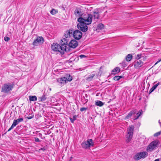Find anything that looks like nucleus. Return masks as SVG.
Segmentation results:
<instances>
[{
  "label": "nucleus",
  "mask_w": 161,
  "mask_h": 161,
  "mask_svg": "<svg viewBox=\"0 0 161 161\" xmlns=\"http://www.w3.org/2000/svg\"><path fill=\"white\" fill-rule=\"evenodd\" d=\"M92 17L93 16L92 15L90 14H86L79 18L77 19V21L83 22L86 24L89 25L92 23Z\"/></svg>",
  "instance_id": "f257e3e1"
},
{
  "label": "nucleus",
  "mask_w": 161,
  "mask_h": 161,
  "mask_svg": "<svg viewBox=\"0 0 161 161\" xmlns=\"http://www.w3.org/2000/svg\"><path fill=\"white\" fill-rule=\"evenodd\" d=\"M159 143V142L157 140L152 141L147 146L146 148V151L147 152H152L158 147Z\"/></svg>",
  "instance_id": "f03ea898"
},
{
  "label": "nucleus",
  "mask_w": 161,
  "mask_h": 161,
  "mask_svg": "<svg viewBox=\"0 0 161 161\" xmlns=\"http://www.w3.org/2000/svg\"><path fill=\"white\" fill-rule=\"evenodd\" d=\"M134 126L133 125H130L127 129V134L126 136V140L127 143H128L131 140L133 134Z\"/></svg>",
  "instance_id": "7ed1b4c3"
},
{
  "label": "nucleus",
  "mask_w": 161,
  "mask_h": 161,
  "mask_svg": "<svg viewBox=\"0 0 161 161\" xmlns=\"http://www.w3.org/2000/svg\"><path fill=\"white\" fill-rule=\"evenodd\" d=\"M14 86V85L13 83L11 84L10 83H8L4 84L2 87L1 92L5 93H7L11 91Z\"/></svg>",
  "instance_id": "20e7f679"
},
{
  "label": "nucleus",
  "mask_w": 161,
  "mask_h": 161,
  "mask_svg": "<svg viewBox=\"0 0 161 161\" xmlns=\"http://www.w3.org/2000/svg\"><path fill=\"white\" fill-rule=\"evenodd\" d=\"M61 45L58 44V43H53L51 45L52 49L54 51L56 52H59L61 54H63L64 53L65 51L63 50V52L62 51L63 49Z\"/></svg>",
  "instance_id": "39448f33"
},
{
  "label": "nucleus",
  "mask_w": 161,
  "mask_h": 161,
  "mask_svg": "<svg viewBox=\"0 0 161 161\" xmlns=\"http://www.w3.org/2000/svg\"><path fill=\"white\" fill-rule=\"evenodd\" d=\"M81 145L83 148L86 149L93 146L94 142L92 139H89L82 142Z\"/></svg>",
  "instance_id": "423d86ee"
},
{
  "label": "nucleus",
  "mask_w": 161,
  "mask_h": 161,
  "mask_svg": "<svg viewBox=\"0 0 161 161\" xmlns=\"http://www.w3.org/2000/svg\"><path fill=\"white\" fill-rule=\"evenodd\" d=\"M79 23L77 25V26L78 29L83 32H86L88 30V27L87 25L88 24H86L84 22H82L81 21H78Z\"/></svg>",
  "instance_id": "0eeeda50"
},
{
  "label": "nucleus",
  "mask_w": 161,
  "mask_h": 161,
  "mask_svg": "<svg viewBox=\"0 0 161 161\" xmlns=\"http://www.w3.org/2000/svg\"><path fill=\"white\" fill-rule=\"evenodd\" d=\"M148 153L145 151L142 152L137 153L134 157V159L138 160L141 158H145L147 156Z\"/></svg>",
  "instance_id": "6e6552de"
},
{
  "label": "nucleus",
  "mask_w": 161,
  "mask_h": 161,
  "mask_svg": "<svg viewBox=\"0 0 161 161\" xmlns=\"http://www.w3.org/2000/svg\"><path fill=\"white\" fill-rule=\"evenodd\" d=\"M68 40L65 38H63L61 40L60 44L61 45L63 49L62 51L63 52V50H64L65 51L67 50V46H68Z\"/></svg>",
  "instance_id": "1a4fd4ad"
},
{
  "label": "nucleus",
  "mask_w": 161,
  "mask_h": 161,
  "mask_svg": "<svg viewBox=\"0 0 161 161\" xmlns=\"http://www.w3.org/2000/svg\"><path fill=\"white\" fill-rule=\"evenodd\" d=\"M44 42V40L42 37H37L33 43L34 46H37L42 44Z\"/></svg>",
  "instance_id": "9d476101"
},
{
  "label": "nucleus",
  "mask_w": 161,
  "mask_h": 161,
  "mask_svg": "<svg viewBox=\"0 0 161 161\" xmlns=\"http://www.w3.org/2000/svg\"><path fill=\"white\" fill-rule=\"evenodd\" d=\"M23 119L22 118L18 119H17L14 120L13 123L11 127L8 130V131H9L12 129L14 127L17 125L19 122L23 121Z\"/></svg>",
  "instance_id": "9b49d317"
},
{
  "label": "nucleus",
  "mask_w": 161,
  "mask_h": 161,
  "mask_svg": "<svg viewBox=\"0 0 161 161\" xmlns=\"http://www.w3.org/2000/svg\"><path fill=\"white\" fill-rule=\"evenodd\" d=\"M73 36L75 39L79 40L82 37V33L80 31L76 30L73 32Z\"/></svg>",
  "instance_id": "f8f14e48"
},
{
  "label": "nucleus",
  "mask_w": 161,
  "mask_h": 161,
  "mask_svg": "<svg viewBox=\"0 0 161 161\" xmlns=\"http://www.w3.org/2000/svg\"><path fill=\"white\" fill-rule=\"evenodd\" d=\"M78 45V42L75 40H71L69 42L68 46L70 48H75Z\"/></svg>",
  "instance_id": "ddd939ff"
},
{
  "label": "nucleus",
  "mask_w": 161,
  "mask_h": 161,
  "mask_svg": "<svg viewBox=\"0 0 161 161\" xmlns=\"http://www.w3.org/2000/svg\"><path fill=\"white\" fill-rule=\"evenodd\" d=\"M143 64V63L140 60H137L136 61L134 66L136 68H138L142 66Z\"/></svg>",
  "instance_id": "4468645a"
},
{
  "label": "nucleus",
  "mask_w": 161,
  "mask_h": 161,
  "mask_svg": "<svg viewBox=\"0 0 161 161\" xmlns=\"http://www.w3.org/2000/svg\"><path fill=\"white\" fill-rule=\"evenodd\" d=\"M57 81L61 84L66 83L67 81V78L64 77L57 79Z\"/></svg>",
  "instance_id": "2eb2a0df"
},
{
  "label": "nucleus",
  "mask_w": 161,
  "mask_h": 161,
  "mask_svg": "<svg viewBox=\"0 0 161 161\" xmlns=\"http://www.w3.org/2000/svg\"><path fill=\"white\" fill-rule=\"evenodd\" d=\"M73 31L71 30H69L66 31L64 34L65 37L67 38H69L72 35Z\"/></svg>",
  "instance_id": "dca6fc26"
},
{
  "label": "nucleus",
  "mask_w": 161,
  "mask_h": 161,
  "mask_svg": "<svg viewBox=\"0 0 161 161\" xmlns=\"http://www.w3.org/2000/svg\"><path fill=\"white\" fill-rule=\"evenodd\" d=\"M74 14L78 17H81L83 15L82 14L80 10L78 9H76L74 11Z\"/></svg>",
  "instance_id": "f3484780"
},
{
  "label": "nucleus",
  "mask_w": 161,
  "mask_h": 161,
  "mask_svg": "<svg viewBox=\"0 0 161 161\" xmlns=\"http://www.w3.org/2000/svg\"><path fill=\"white\" fill-rule=\"evenodd\" d=\"M136 114L135 110H132L125 117V119H128L130 118L131 116Z\"/></svg>",
  "instance_id": "a211bd4d"
},
{
  "label": "nucleus",
  "mask_w": 161,
  "mask_h": 161,
  "mask_svg": "<svg viewBox=\"0 0 161 161\" xmlns=\"http://www.w3.org/2000/svg\"><path fill=\"white\" fill-rule=\"evenodd\" d=\"M120 71V68L119 67L115 68L112 71V73L114 74H116L119 73Z\"/></svg>",
  "instance_id": "6ab92c4d"
},
{
  "label": "nucleus",
  "mask_w": 161,
  "mask_h": 161,
  "mask_svg": "<svg viewBox=\"0 0 161 161\" xmlns=\"http://www.w3.org/2000/svg\"><path fill=\"white\" fill-rule=\"evenodd\" d=\"M142 114V110H140V111L136 114V116H135L134 117V118L133 119L134 120H135L137 119Z\"/></svg>",
  "instance_id": "aec40b11"
},
{
  "label": "nucleus",
  "mask_w": 161,
  "mask_h": 161,
  "mask_svg": "<svg viewBox=\"0 0 161 161\" xmlns=\"http://www.w3.org/2000/svg\"><path fill=\"white\" fill-rule=\"evenodd\" d=\"M92 16L94 19H98L99 18V14L96 11L93 12Z\"/></svg>",
  "instance_id": "412c9836"
},
{
  "label": "nucleus",
  "mask_w": 161,
  "mask_h": 161,
  "mask_svg": "<svg viewBox=\"0 0 161 161\" xmlns=\"http://www.w3.org/2000/svg\"><path fill=\"white\" fill-rule=\"evenodd\" d=\"M29 100L30 101H35L37 100V97L35 96H30L29 97Z\"/></svg>",
  "instance_id": "4be33fe9"
},
{
  "label": "nucleus",
  "mask_w": 161,
  "mask_h": 161,
  "mask_svg": "<svg viewBox=\"0 0 161 161\" xmlns=\"http://www.w3.org/2000/svg\"><path fill=\"white\" fill-rule=\"evenodd\" d=\"M103 103L102 101H100L97 100V101L95 103V104L98 106L101 107L103 105Z\"/></svg>",
  "instance_id": "5701e85b"
},
{
  "label": "nucleus",
  "mask_w": 161,
  "mask_h": 161,
  "mask_svg": "<svg viewBox=\"0 0 161 161\" xmlns=\"http://www.w3.org/2000/svg\"><path fill=\"white\" fill-rule=\"evenodd\" d=\"M95 76V74H93L91 75H90L89 76L86 78V80L89 81L91 80L93 77Z\"/></svg>",
  "instance_id": "b1692460"
},
{
  "label": "nucleus",
  "mask_w": 161,
  "mask_h": 161,
  "mask_svg": "<svg viewBox=\"0 0 161 161\" xmlns=\"http://www.w3.org/2000/svg\"><path fill=\"white\" fill-rule=\"evenodd\" d=\"M132 56L131 54H129L127 56L125 59L127 61H130L132 59Z\"/></svg>",
  "instance_id": "393cba45"
},
{
  "label": "nucleus",
  "mask_w": 161,
  "mask_h": 161,
  "mask_svg": "<svg viewBox=\"0 0 161 161\" xmlns=\"http://www.w3.org/2000/svg\"><path fill=\"white\" fill-rule=\"evenodd\" d=\"M158 86V84H156L155 85H154L150 90L149 91V93H151Z\"/></svg>",
  "instance_id": "a878e982"
},
{
  "label": "nucleus",
  "mask_w": 161,
  "mask_h": 161,
  "mask_svg": "<svg viewBox=\"0 0 161 161\" xmlns=\"http://www.w3.org/2000/svg\"><path fill=\"white\" fill-rule=\"evenodd\" d=\"M104 25L102 23L99 24L97 26V29H98L101 30L104 28Z\"/></svg>",
  "instance_id": "bb28decb"
},
{
  "label": "nucleus",
  "mask_w": 161,
  "mask_h": 161,
  "mask_svg": "<svg viewBox=\"0 0 161 161\" xmlns=\"http://www.w3.org/2000/svg\"><path fill=\"white\" fill-rule=\"evenodd\" d=\"M47 98L45 95H43L42 97H39V99H40L41 101H45Z\"/></svg>",
  "instance_id": "cd10ccee"
},
{
  "label": "nucleus",
  "mask_w": 161,
  "mask_h": 161,
  "mask_svg": "<svg viewBox=\"0 0 161 161\" xmlns=\"http://www.w3.org/2000/svg\"><path fill=\"white\" fill-rule=\"evenodd\" d=\"M58 12L57 10L55 9H53L50 11V13L52 15H54L57 13Z\"/></svg>",
  "instance_id": "c85d7f7f"
},
{
  "label": "nucleus",
  "mask_w": 161,
  "mask_h": 161,
  "mask_svg": "<svg viewBox=\"0 0 161 161\" xmlns=\"http://www.w3.org/2000/svg\"><path fill=\"white\" fill-rule=\"evenodd\" d=\"M122 77L121 76H116L114 77V79L115 80H118Z\"/></svg>",
  "instance_id": "c756f323"
},
{
  "label": "nucleus",
  "mask_w": 161,
  "mask_h": 161,
  "mask_svg": "<svg viewBox=\"0 0 161 161\" xmlns=\"http://www.w3.org/2000/svg\"><path fill=\"white\" fill-rule=\"evenodd\" d=\"M73 118H70V121L72 123H74V120H75L76 119V115H74L73 116Z\"/></svg>",
  "instance_id": "7c9ffc66"
},
{
  "label": "nucleus",
  "mask_w": 161,
  "mask_h": 161,
  "mask_svg": "<svg viewBox=\"0 0 161 161\" xmlns=\"http://www.w3.org/2000/svg\"><path fill=\"white\" fill-rule=\"evenodd\" d=\"M161 134V131L155 133L154 135V136H159Z\"/></svg>",
  "instance_id": "2f4dec72"
},
{
  "label": "nucleus",
  "mask_w": 161,
  "mask_h": 161,
  "mask_svg": "<svg viewBox=\"0 0 161 161\" xmlns=\"http://www.w3.org/2000/svg\"><path fill=\"white\" fill-rule=\"evenodd\" d=\"M72 77L70 75H69V77L67 79V81H70L72 80Z\"/></svg>",
  "instance_id": "473e14b6"
},
{
  "label": "nucleus",
  "mask_w": 161,
  "mask_h": 161,
  "mask_svg": "<svg viewBox=\"0 0 161 161\" xmlns=\"http://www.w3.org/2000/svg\"><path fill=\"white\" fill-rule=\"evenodd\" d=\"M87 109V108H80V110L82 112L84 111H86Z\"/></svg>",
  "instance_id": "72a5a7b5"
},
{
  "label": "nucleus",
  "mask_w": 161,
  "mask_h": 161,
  "mask_svg": "<svg viewBox=\"0 0 161 161\" xmlns=\"http://www.w3.org/2000/svg\"><path fill=\"white\" fill-rule=\"evenodd\" d=\"M96 11L98 12V13L99 14L102 12V9H97Z\"/></svg>",
  "instance_id": "f704fd0d"
},
{
  "label": "nucleus",
  "mask_w": 161,
  "mask_h": 161,
  "mask_svg": "<svg viewBox=\"0 0 161 161\" xmlns=\"http://www.w3.org/2000/svg\"><path fill=\"white\" fill-rule=\"evenodd\" d=\"M141 54H137L136 57V58L138 59V60H139V59L141 58Z\"/></svg>",
  "instance_id": "c9c22d12"
},
{
  "label": "nucleus",
  "mask_w": 161,
  "mask_h": 161,
  "mask_svg": "<svg viewBox=\"0 0 161 161\" xmlns=\"http://www.w3.org/2000/svg\"><path fill=\"white\" fill-rule=\"evenodd\" d=\"M9 38L7 37H5L4 38V41L6 42H8L9 40Z\"/></svg>",
  "instance_id": "e433bc0d"
},
{
  "label": "nucleus",
  "mask_w": 161,
  "mask_h": 161,
  "mask_svg": "<svg viewBox=\"0 0 161 161\" xmlns=\"http://www.w3.org/2000/svg\"><path fill=\"white\" fill-rule=\"evenodd\" d=\"M79 57H80L81 58H83L86 57V56H85V55H80L79 56Z\"/></svg>",
  "instance_id": "4c0bfd02"
},
{
  "label": "nucleus",
  "mask_w": 161,
  "mask_h": 161,
  "mask_svg": "<svg viewBox=\"0 0 161 161\" xmlns=\"http://www.w3.org/2000/svg\"><path fill=\"white\" fill-rule=\"evenodd\" d=\"M35 140L36 142H40V140L38 138L36 137L35 138Z\"/></svg>",
  "instance_id": "58836bf2"
},
{
  "label": "nucleus",
  "mask_w": 161,
  "mask_h": 161,
  "mask_svg": "<svg viewBox=\"0 0 161 161\" xmlns=\"http://www.w3.org/2000/svg\"><path fill=\"white\" fill-rule=\"evenodd\" d=\"M33 117H34V116H30L27 117H26V118L27 119H30L33 118Z\"/></svg>",
  "instance_id": "ea45409f"
},
{
  "label": "nucleus",
  "mask_w": 161,
  "mask_h": 161,
  "mask_svg": "<svg viewBox=\"0 0 161 161\" xmlns=\"http://www.w3.org/2000/svg\"><path fill=\"white\" fill-rule=\"evenodd\" d=\"M161 61V59H160L155 64H157L159 62Z\"/></svg>",
  "instance_id": "a19ab883"
},
{
  "label": "nucleus",
  "mask_w": 161,
  "mask_h": 161,
  "mask_svg": "<svg viewBox=\"0 0 161 161\" xmlns=\"http://www.w3.org/2000/svg\"><path fill=\"white\" fill-rule=\"evenodd\" d=\"M161 61V59H160L155 64H157L159 62Z\"/></svg>",
  "instance_id": "79ce46f5"
},
{
  "label": "nucleus",
  "mask_w": 161,
  "mask_h": 161,
  "mask_svg": "<svg viewBox=\"0 0 161 161\" xmlns=\"http://www.w3.org/2000/svg\"><path fill=\"white\" fill-rule=\"evenodd\" d=\"M161 61V59H160L155 64H157L159 62Z\"/></svg>",
  "instance_id": "37998d69"
},
{
  "label": "nucleus",
  "mask_w": 161,
  "mask_h": 161,
  "mask_svg": "<svg viewBox=\"0 0 161 161\" xmlns=\"http://www.w3.org/2000/svg\"><path fill=\"white\" fill-rule=\"evenodd\" d=\"M73 158V157H71L70 158V159L69 160V161H71L72 159Z\"/></svg>",
  "instance_id": "c03bdc74"
},
{
  "label": "nucleus",
  "mask_w": 161,
  "mask_h": 161,
  "mask_svg": "<svg viewBox=\"0 0 161 161\" xmlns=\"http://www.w3.org/2000/svg\"><path fill=\"white\" fill-rule=\"evenodd\" d=\"M49 90H50V91H51V88H50L49 89Z\"/></svg>",
  "instance_id": "a18cd8bd"
}]
</instances>
